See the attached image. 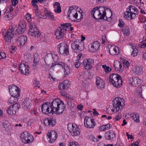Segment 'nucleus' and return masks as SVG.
Returning <instances> with one entry per match:
<instances>
[{
    "label": "nucleus",
    "mask_w": 146,
    "mask_h": 146,
    "mask_svg": "<svg viewBox=\"0 0 146 146\" xmlns=\"http://www.w3.org/2000/svg\"><path fill=\"white\" fill-rule=\"evenodd\" d=\"M122 31L124 35L127 36L129 35L130 33V29L127 26L124 27L122 29Z\"/></svg>",
    "instance_id": "nucleus-38"
},
{
    "label": "nucleus",
    "mask_w": 146,
    "mask_h": 146,
    "mask_svg": "<svg viewBox=\"0 0 146 146\" xmlns=\"http://www.w3.org/2000/svg\"><path fill=\"white\" fill-rule=\"evenodd\" d=\"M64 72L65 75H68L71 72V70L70 67L66 65L64 68Z\"/></svg>",
    "instance_id": "nucleus-42"
},
{
    "label": "nucleus",
    "mask_w": 146,
    "mask_h": 146,
    "mask_svg": "<svg viewBox=\"0 0 146 146\" xmlns=\"http://www.w3.org/2000/svg\"><path fill=\"white\" fill-rule=\"evenodd\" d=\"M133 51L131 54V55L133 56H136L138 53V50L135 48H134V47H133Z\"/></svg>",
    "instance_id": "nucleus-48"
},
{
    "label": "nucleus",
    "mask_w": 146,
    "mask_h": 146,
    "mask_svg": "<svg viewBox=\"0 0 146 146\" xmlns=\"http://www.w3.org/2000/svg\"><path fill=\"white\" fill-rule=\"evenodd\" d=\"M49 118L45 119L44 120V123L46 126H48V124L49 123Z\"/></svg>",
    "instance_id": "nucleus-59"
},
{
    "label": "nucleus",
    "mask_w": 146,
    "mask_h": 146,
    "mask_svg": "<svg viewBox=\"0 0 146 146\" xmlns=\"http://www.w3.org/2000/svg\"><path fill=\"white\" fill-rule=\"evenodd\" d=\"M94 62L92 58L87 59L85 60L82 63V64L84 65V68L85 69L89 70L92 68L91 64Z\"/></svg>",
    "instance_id": "nucleus-17"
},
{
    "label": "nucleus",
    "mask_w": 146,
    "mask_h": 146,
    "mask_svg": "<svg viewBox=\"0 0 146 146\" xmlns=\"http://www.w3.org/2000/svg\"><path fill=\"white\" fill-rule=\"evenodd\" d=\"M38 9H36L35 13L36 16L38 17H39L43 18L42 16L41 15V13L40 12L38 11Z\"/></svg>",
    "instance_id": "nucleus-56"
},
{
    "label": "nucleus",
    "mask_w": 146,
    "mask_h": 146,
    "mask_svg": "<svg viewBox=\"0 0 146 146\" xmlns=\"http://www.w3.org/2000/svg\"><path fill=\"white\" fill-rule=\"evenodd\" d=\"M52 58L53 60L56 63L54 65H53L51 66V68H52L54 66L56 65H59L62 68H63L67 65L65 64L64 63L62 62H60L58 63L56 62L57 61L58 57L57 56L54 55V56H52Z\"/></svg>",
    "instance_id": "nucleus-28"
},
{
    "label": "nucleus",
    "mask_w": 146,
    "mask_h": 146,
    "mask_svg": "<svg viewBox=\"0 0 146 146\" xmlns=\"http://www.w3.org/2000/svg\"><path fill=\"white\" fill-rule=\"evenodd\" d=\"M144 38V37H143V40H139V41H140V42L141 43V44H139L138 45V46L140 47L144 48L145 47H146V42L143 43H142V42L144 40L145 41V40H146V37H145V38Z\"/></svg>",
    "instance_id": "nucleus-47"
},
{
    "label": "nucleus",
    "mask_w": 146,
    "mask_h": 146,
    "mask_svg": "<svg viewBox=\"0 0 146 146\" xmlns=\"http://www.w3.org/2000/svg\"><path fill=\"white\" fill-rule=\"evenodd\" d=\"M20 107V104L15 103L10 106L7 109V113L9 115L15 114Z\"/></svg>",
    "instance_id": "nucleus-13"
},
{
    "label": "nucleus",
    "mask_w": 146,
    "mask_h": 146,
    "mask_svg": "<svg viewBox=\"0 0 146 146\" xmlns=\"http://www.w3.org/2000/svg\"><path fill=\"white\" fill-rule=\"evenodd\" d=\"M71 48L75 52H79L83 50L84 48V43L78 40L75 41L71 44Z\"/></svg>",
    "instance_id": "nucleus-5"
},
{
    "label": "nucleus",
    "mask_w": 146,
    "mask_h": 146,
    "mask_svg": "<svg viewBox=\"0 0 146 146\" xmlns=\"http://www.w3.org/2000/svg\"><path fill=\"white\" fill-rule=\"evenodd\" d=\"M139 21L141 23H144L146 21V17L141 16L139 17Z\"/></svg>",
    "instance_id": "nucleus-51"
},
{
    "label": "nucleus",
    "mask_w": 146,
    "mask_h": 146,
    "mask_svg": "<svg viewBox=\"0 0 146 146\" xmlns=\"http://www.w3.org/2000/svg\"><path fill=\"white\" fill-rule=\"evenodd\" d=\"M31 100L28 98H26L22 104L23 106L25 109L30 108L31 107Z\"/></svg>",
    "instance_id": "nucleus-32"
},
{
    "label": "nucleus",
    "mask_w": 146,
    "mask_h": 146,
    "mask_svg": "<svg viewBox=\"0 0 146 146\" xmlns=\"http://www.w3.org/2000/svg\"><path fill=\"white\" fill-rule=\"evenodd\" d=\"M113 66L115 70L120 72H121L123 69L122 64L118 61L114 62Z\"/></svg>",
    "instance_id": "nucleus-29"
},
{
    "label": "nucleus",
    "mask_w": 146,
    "mask_h": 146,
    "mask_svg": "<svg viewBox=\"0 0 146 146\" xmlns=\"http://www.w3.org/2000/svg\"><path fill=\"white\" fill-rule=\"evenodd\" d=\"M64 105L60 106H59L57 109L55 110L54 112L57 114L62 113L63 112L64 109Z\"/></svg>",
    "instance_id": "nucleus-39"
},
{
    "label": "nucleus",
    "mask_w": 146,
    "mask_h": 146,
    "mask_svg": "<svg viewBox=\"0 0 146 146\" xmlns=\"http://www.w3.org/2000/svg\"><path fill=\"white\" fill-rule=\"evenodd\" d=\"M124 14V17L129 20H131L135 17V15L132 14L129 10L125 12Z\"/></svg>",
    "instance_id": "nucleus-30"
},
{
    "label": "nucleus",
    "mask_w": 146,
    "mask_h": 146,
    "mask_svg": "<svg viewBox=\"0 0 146 146\" xmlns=\"http://www.w3.org/2000/svg\"><path fill=\"white\" fill-rule=\"evenodd\" d=\"M14 31L15 28L14 26L11 25L9 26V29L6 33H3L5 40V43L7 45L9 44L11 42V40L14 36Z\"/></svg>",
    "instance_id": "nucleus-3"
},
{
    "label": "nucleus",
    "mask_w": 146,
    "mask_h": 146,
    "mask_svg": "<svg viewBox=\"0 0 146 146\" xmlns=\"http://www.w3.org/2000/svg\"><path fill=\"white\" fill-rule=\"evenodd\" d=\"M44 13L45 16H43L44 18L45 19L47 17L48 19L50 20H53L54 19V15L52 13L50 12L46 9H45Z\"/></svg>",
    "instance_id": "nucleus-31"
},
{
    "label": "nucleus",
    "mask_w": 146,
    "mask_h": 146,
    "mask_svg": "<svg viewBox=\"0 0 146 146\" xmlns=\"http://www.w3.org/2000/svg\"><path fill=\"white\" fill-rule=\"evenodd\" d=\"M110 82L115 87L117 88L122 85V80L121 77L119 74H112L109 77Z\"/></svg>",
    "instance_id": "nucleus-2"
},
{
    "label": "nucleus",
    "mask_w": 146,
    "mask_h": 146,
    "mask_svg": "<svg viewBox=\"0 0 146 146\" xmlns=\"http://www.w3.org/2000/svg\"><path fill=\"white\" fill-rule=\"evenodd\" d=\"M121 118V115L120 114H118L117 115H116L115 117L113 118V119L114 121H116L120 119Z\"/></svg>",
    "instance_id": "nucleus-55"
},
{
    "label": "nucleus",
    "mask_w": 146,
    "mask_h": 146,
    "mask_svg": "<svg viewBox=\"0 0 146 146\" xmlns=\"http://www.w3.org/2000/svg\"><path fill=\"white\" fill-rule=\"evenodd\" d=\"M63 105H64L63 103L60 99H56L52 102L50 106V109L53 113L59 106Z\"/></svg>",
    "instance_id": "nucleus-11"
},
{
    "label": "nucleus",
    "mask_w": 146,
    "mask_h": 146,
    "mask_svg": "<svg viewBox=\"0 0 146 146\" xmlns=\"http://www.w3.org/2000/svg\"><path fill=\"white\" fill-rule=\"evenodd\" d=\"M47 135L51 143L54 142L58 136L57 133L54 130L49 131Z\"/></svg>",
    "instance_id": "nucleus-19"
},
{
    "label": "nucleus",
    "mask_w": 146,
    "mask_h": 146,
    "mask_svg": "<svg viewBox=\"0 0 146 146\" xmlns=\"http://www.w3.org/2000/svg\"><path fill=\"white\" fill-rule=\"evenodd\" d=\"M112 14L110 9L107 8L105 16H104L103 19L104 20H107L109 21L110 19H111Z\"/></svg>",
    "instance_id": "nucleus-33"
},
{
    "label": "nucleus",
    "mask_w": 146,
    "mask_h": 146,
    "mask_svg": "<svg viewBox=\"0 0 146 146\" xmlns=\"http://www.w3.org/2000/svg\"><path fill=\"white\" fill-rule=\"evenodd\" d=\"M131 118L134 120L135 122L139 123V116L138 114L136 113H134L131 115Z\"/></svg>",
    "instance_id": "nucleus-37"
},
{
    "label": "nucleus",
    "mask_w": 146,
    "mask_h": 146,
    "mask_svg": "<svg viewBox=\"0 0 146 146\" xmlns=\"http://www.w3.org/2000/svg\"><path fill=\"white\" fill-rule=\"evenodd\" d=\"M9 92L12 96L17 98L19 97L20 94V91L18 87L14 85L10 86L9 87Z\"/></svg>",
    "instance_id": "nucleus-7"
},
{
    "label": "nucleus",
    "mask_w": 146,
    "mask_h": 146,
    "mask_svg": "<svg viewBox=\"0 0 146 146\" xmlns=\"http://www.w3.org/2000/svg\"><path fill=\"white\" fill-rule=\"evenodd\" d=\"M96 84L99 89H102L105 87V83L103 80L99 77H97L96 78Z\"/></svg>",
    "instance_id": "nucleus-24"
},
{
    "label": "nucleus",
    "mask_w": 146,
    "mask_h": 146,
    "mask_svg": "<svg viewBox=\"0 0 146 146\" xmlns=\"http://www.w3.org/2000/svg\"><path fill=\"white\" fill-rule=\"evenodd\" d=\"M89 85V83L86 81H84L83 82L82 85L84 88H88Z\"/></svg>",
    "instance_id": "nucleus-58"
},
{
    "label": "nucleus",
    "mask_w": 146,
    "mask_h": 146,
    "mask_svg": "<svg viewBox=\"0 0 146 146\" xmlns=\"http://www.w3.org/2000/svg\"><path fill=\"white\" fill-rule=\"evenodd\" d=\"M125 24V23L121 19H119V23L118 25L119 27H122Z\"/></svg>",
    "instance_id": "nucleus-57"
},
{
    "label": "nucleus",
    "mask_w": 146,
    "mask_h": 146,
    "mask_svg": "<svg viewBox=\"0 0 146 146\" xmlns=\"http://www.w3.org/2000/svg\"><path fill=\"white\" fill-rule=\"evenodd\" d=\"M29 66L25 64L21 63L19 65V70L21 73L23 74L27 75L29 74Z\"/></svg>",
    "instance_id": "nucleus-14"
},
{
    "label": "nucleus",
    "mask_w": 146,
    "mask_h": 146,
    "mask_svg": "<svg viewBox=\"0 0 146 146\" xmlns=\"http://www.w3.org/2000/svg\"><path fill=\"white\" fill-rule=\"evenodd\" d=\"M52 57L51 56H48V55H46L45 57L44 60L45 64L43 66V67L46 70L49 68L50 67L49 65L50 64V63L51 62V60H52Z\"/></svg>",
    "instance_id": "nucleus-25"
},
{
    "label": "nucleus",
    "mask_w": 146,
    "mask_h": 146,
    "mask_svg": "<svg viewBox=\"0 0 146 146\" xmlns=\"http://www.w3.org/2000/svg\"><path fill=\"white\" fill-rule=\"evenodd\" d=\"M14 7V6L13 7L11 6L8 7L7 9L8 11L7 12H9L11 13L13 11V10L15 8Z\"/></svg>",
    "instance_id": "nucleus-60"
},
{
    "label": "nucleus",
    "mask_w": 146,
    "mask_h": 146,
    "mask_svg": "<svg viewBox=\"0 0 146 146\" xmlns=\"http://www.w3.org/2000/svg\"><path fill=\"white\" fill-rule=\"evenodd\" d=\"M48 126L52 127L55 125L56 123V119L54 118H50Z\"/></svg>",
    "instance_id": "nucleus-43"
},
{
    "label": "nucleus",
    "mask_w": 146,
    "mask_h": 146,
    "mask_svg": "<svg viewBox=\"0 0 146 146\" xmlns=\"http://www.w3.org/2000/svg\"><path fill=\"white\" fill-rule=\"evenodd\" d=\"M90 47L89 48L90 51L92 52H96L98 50L100 45L97 41H94L90 44Z\"/></svg>",
    "instance_id": "nucleus-21"
},
{
    "label": "nucleus",
    "mask_w": 146,
    "mask_h": 146,
    "mask_svg": "<svg viewBox=\"0 0 146 146\" xmlns=\"http://www.w3.org/2000/svg\"><path fill=\"white\" fill-rule=\"evenodd\" d=\"M133 71L136 74L140 75L142 72V68L141 66H136L133 69Z\"/></svg>",
    "instance_id": "nucleus-35"
},
{
    "label": "nucleus",
    "mask_w": 146,
    "mask_h": 146,
    "mask_svg": "<svg viewBox=\"0 0 146 146\" xmlns=\"http://www.w3.org/2000/svg\"><path fill=\"white\" fill-rule=\"evenodd\" d=\"M39 81L36 80H34L33 82V85L35 87H39Z\"/></svg>",
    "instance_id": "nucleus-61"
},
{
    "label": "nucleus",
    "mask_w": 146,
    "mask_h": 146,
    "mask_svg": "<svg viewBox=\"0 0 146 146\" xmlns=\"http://www.w3.org/2000/svg\"><path fill=\"white\" fill-rule=\"evenodd\" d=\"M114 108L117 111H118L122 109V107L125 105V101L123 98L119 97L115 98L112 102Z\"/></svg>",
    "instance_id": "nucleus-4"
},
{
    "label": "nucleus",
    "mask_w": 146,
    "mask_h": 146,
    "mask_svg": "<svg viewBox=\"0 0 146 146\" xmlns=\"http://www.w3.org/2000/svg\"><path fill=\"white\" fill-rule=\"evenodd\" d=\"M27 40V37L23 35L19 36L17 39V42L18 46H21L25 44Z\"/></svg>",
    "instance_id": "nucleus-22"
},
{
    "label": "nucleus",
    "mask_w": 146,
    "mask_h": 146,
    "mask_svg": "<svg viewBox=\"0 0 146 146\" xmlns=\"http://www.w3.org/2000/svg\"><path fill=\"white\" fill-rule=\"evenodd\" d=\"M68 130L73 136L79 135L80 134V131L78 127L75 124L69 123L67 125Z\"/></svg>",
    "instance_id": "nucleus-6"
},
{
    "label": "nucleus",
    "mask_w": 146,
    "mask_h": 146,
    "mask_svg": "<svg viewBox=\"0 0 146 146\" xmlns=\"http://www.w3.org/2000/svg\"><path fill=\"white\" fill-rule=\"evenodd\" d=\"M2 123L3 126L4 130L7 132L8 133H10L12 129L10 123L7 120H4Z\"/></svg>",
    "instance_id": "nucleus-20"
},
{
    "label": "nucleus",
    "mask_w": 146,
    "mask_h": 146,
    "mask_svg": "<svg viewBox=\"0 0 146 146\" xmlns=\"http://www.w3.org/2000/svg\"><path fill=\"white\" fill-rule=\"evenodd\" d=\"M80 60L78 59L77 60H75L74 62V65L76 68H78L80 66Z\"/></svg>",
    "instance_id": "nucleus-50"
},
{
    "label": "nucleus",
    "mask_w": 146,
    "mask_h": 146,
    "mask_svg": "<svg viewBox=\"0 0 146 146\" xmlns=\"http://www.w3.org/2000/svg\"><path fill=\"white\" fill-rule=\"evenodd\" d=\"M32 35H30L35 37H39L41 35V33L39 31L38 29H37V31H36L35 33H33Z\"/></svg>",
    "instance_id": "nucleus-46"
},
{
    "label": "nucleus",
    "mask_w": 146,
    "mask_h": 146,
    "mask_svg": "<svg viewBox=\"0 0 146 146\" xmlns=\"http://www.w3.org/2000/svg\"><path fill=\"white\" fill-rule=\"evenodd\" d=\"M115 132L113 130H111L106 132L105 133L104 138L107 140H111L115 137Z\"/></svg>",
    "instance_id": "nucleus-18"
},
{
    "label": "nucleus",
    "mask_w": 146,
    "mask_h": 146,
    "mask_svg": "<svg viewBox=\"0 0 146 146\" xmlns=\"http://www.w3.org/2000/svg\"><path fill=\"white\" fill-rule=\"evenodd\" d=\"M11 1L12 2V5L14 6V7H15V6L18 3V0H11Z\"/></svg>",
    "instance_id": "nucleus-62"
},
{
    "label": "nucleus",
    "mask_w": 146,
    "mask_h": 146,
    "mask_svg": "<svg viewBox=\"0 0 146 146\" xmlns=\"http://www.w3.org/2000/svg\"><path fill=\"white\" fill-rule=\"evenodd\" d=\"M66 32V30L61 27L60 26L58 27L55 31V34L56 38L58 39H60L64 37Z\"/></svg>",
    "instance_id": "nucleus-12"
},
{
    "label": "nucleus",
    "mask_w": 146,
    "mask_h": 146,
    "mask_svg": "<svg viewBox=\"0 0 146 146\" xmlns=\"http://www.w3.org/2000/svg\"><path fill=\"white\" fill-rule=\"evenodd\" d=\"M105 127L104 125L101 126L99 127V130L100 131H106Z\"/></svg>",
    "instance_id": "nucleus-64"
},
{
    "label": "nucleus",
    "mask_w": 146,
    "mask_h": 146,
    "mask_svg": "<svg viewBox=\"0 0 146 146\" xmlns=\"http://www.w3.org/2000/svg\"><path fill=\"white\" fill-rule=\"evenodd\" d=\"M123 62L124 66L125 68H127L129 65V62L126 60H124Z\"/></svg>",
    "instance_id": "nucleus-52"
},
{
    "label": "nucleus",
    "mask_w": 146,
    "mask_h": 146,
    "mask_svg": "<svg viewBox=\"0 0 146 146\" xmlns=\"http://www.w3.org/2000/svg\"><path fill=\"white\" fill-rule=\"evenodd\" d=\"M21 137L23 142L24 143H29L33 139V136L29 134L27 132H25L21 134Z\"/></svg>",
    "instance_id": "nucleus-9"
},
{
    "label": "nucleus",
    "mask_w": 146,
    "mask_h": 146,
    "mask_svg": "<svg viewBox=\"0 0 146 146\" xmlns=\"http://www.w3.org/2000/svg\"><path fill=\"white\" fill-rule=\"evenodd\" d=\"M129 10L133 14H134L135 15V16L136 15H137L138 12L137 11V9L134 7H131L130 6V8Z\"/></svg>",
    "instance_id": "nucleus-44"
},
{
    "label": "nucleus",
    "mask_w": 146,
    "mask_h": 146,
    "mask_svg": "<svg viewBox=\"0 0 146 146\" xmlns=\"http://www.w3.org/2000/svg\"><path fill=\"white\" fill-rule=\"evenodd\" d=\"M54 7L56 8L57 9H54V11L56 13H60L61 12V7L60 6V4L58 2H56L53 5Z\"/></svg>",
    "instance_id": "nucleus-36"
},
{
    "label": "nucleus",
    "mask_w": 146,
    "mask_h": 146,
    "mask_svg": "<svg viewBox=\"0 0 146 146\" xmlns=\"http://www.w3.org/2000/svg\"><path fill=\"white\" fill-rule=\"evenodd\" d=\"M102 68H103L106 73H108L111 70V69L108 66H106V65H102Z\"/></svg>",
    "instance_id": "nucleus-49"
},
{
    "label": "nucleus",
    "mask_w": 146,
    "mask_h": 146,
    "mask_svg": "<svg viewBox=\"0 0 146 146\" xmlns=\"http://www.w3.org/2000/svg\"><path fill=\"white\" fill-rule=\"evenodd\" d=\"M37 27L35 23L31 24L29 26V29L28 33L29 35H32L36 31H37Z\"/></svg>",
    "instance_id": "nucleus-34"
},
{
    "label": "nucleus",
    "mask_w": 146,
    "mask_h": 146,
    "mask_svg": "<svg viewBox=\"0 0 146 146\" xmlns=\"http://www.w3.org/2000/svg\"><path fill=\"white\" fill-rule=\"evenodd\" d=\"M6 57V54L4 52H0V59H4Z\"/></svg>",
    "instance_id": "nucleus-63"
},
{
    "label": "nucleus",
    "mask_w": 146,
    "mask_h": 146,
    "mask_svg": "<svg viewBox=\"0 0 146 146\" xmlns=\"http://www.w3.org/2000/svg\"><path fill=\"white\" fill-rule=\"evenodd\" d=\"M69 84V82L68 80H65L63 82L59 83L58 88L60 90L64 89L68 87Z\"/></svg>",
    "instance_id": "nucleus-26"
},
{
    "label": "nucleus",
    "mask_w": 146,
    "mask_h": 146,
    "mask_svg": "<svg viewBox=\"0 0 146 146\" xmlns=\"http://www.w3.org/2000/svg\"><path fill=\"white\" fill-rule=\"evenodd\" d=\"M60 53L64 55H67L69 53L68 46L66 43H61L58 46Z\"/></svg>",
    "instance_id": "nucleus-8"
},
{
    "label": "nucleus",
    "mask_w": 146,
    "mask_h": 146,
    "mask_svg": "<svg viewBox=\"0 0 146 146\" xmlns=\"http://www.w3.org/2000/svg\"><path fill=\"white\" fill-rule=\"evenodd\" d=\"M108 48H109V53L112 55H117L119 53V48L115 45H109Z\"/></svg>",
    "instance_id": "nucleus-16"
},
{
    "label": "nucleus",
    "mask_w": 146,
    "mask_h": 146,
    "mask_svg": "<svg viewBox=\"0 0 146 146\" xmlns=\"http://www.w3.org/2000/svg\"><path fill=\"white\" fill-rule=\"evenodd\" d=\"M131 84L133 87H136L139 86L141 83V80L138 77H131L130 78Z\"/></svg>",
    "instance_id": "nucleus-23"
},
{
    "label": "nucleus",
    "mask_w": 146,
    "mask_h": 146,
    "mask_svg": "<svg viewBox=\"0 0 146 146\" xmlns=\"http://www.w3.org/2000/svg\"><path fill=\"white\" fill-rule=\"evenodd\" d=\"M26 24L24 21H21L19 24V26L17 30V32L18 34H21L24 33L26 29Z\"/></svg>",
    "instance_id": "nucleus-15"
},
{
    "label": "nucleus",
    "mask_w": 146,
    "mask_h": 146,
    "mask_svg": "<svg viewBox=\"0 0 146 146\" xmlns=\"http://www.w3.org/2000/svg\"><path fill=\"white\" fill-rule=\"evenodd\" d=\"M84 125L87 128H93L95 126L94 120L91 117L86 116L84 119Z\"/></svg>",
    "instance_id": "nucleus-10"
},
{
    "label": "nucleus",
    "mask_w": 146,
    "mask_h": 146,
    "mask_svg": "<svg viewBox=\"0 0 146 146\" xmlns=\"http://www.w3.org/2000/svg\"><path fill=\"white\" fill-rule=\"evenodd\" d=\"M107 8L103 6L96 7L91 10V14L94 19H103L105 16Z\"/></svg>",
    "instance_id": "nucleus-1"
},
{
    "label": "nucleus",
    "mask_w": 146,
    "mask_h": 146,
    "mask_svg": "<svg viewBox=\"0 0 146 146\" xmlns=\"http://www.w3.org/2000/svg\"><path fill=\"white\" fill-rule=\"evenodd\" d=\"M38 1L36 0H32V4L33 6L35 7L36 9H38V6L36 4V3Z\"/></svg>",
    "instance_id": "nucleus-53"
},
{
    "label": "nucleus",
    "mask_w": 146,
    "mask_h": 146,
    "mask_svg": "<svg viewBox=\"0 0 146 146\" xmlns=\"http://www.w3.org/2000/svg\"><path fill=\"white\" fill-rule=\"evenodd\" d=\"M42 112L44 113L47 114L48 113H53L51 110H50V106H48V105L46 104H43L42 106Z\"/></svg>",
    "instance_id": "nucleus-27"
},
{
    "label": "nucleus",
    "mask_w": 146,
    "mask_h": 146,
    "mask_svg": "<svg viewBox=\"0 0 146 146\" xmlns=\"http://www.w3.org/2000/svg\"><path fill=\"white\" fill-rule=\"evenodd\" d=\"M18 98L12 96L10 97L8 100V104H11L17 102L18 100Z\"/></svg>",
    "instance_id": "nucleus-41"
},
{
    "label": "nucleus",
    "mask_w": 146,
    "mask_h": 146,
    "mask_svg": "<svg viewBox=\"0 0 146 146\" xmlns=\"http://www.w3.org/2000/svg\"><path fill=\"white\" fill-rule=\"evenodd\" d=\"M142 91L141 88L139 87L138 90L136 92L137 95L140 97L142 96Z\"/></svg>",
    "instance_id": "nucleus-54"
},
{
    "label": "nucleus",
    "mask_w": 146,
    "mask_h": 146,
    "mask_svg": "<svg viewBox=\"0 0 146 146\" xmlns=\"http://www.w3.org/2000/svg\"><path fill=\"white\" fill-rule=\"evenodd\" d=\"M4 18L6 20H9L13 18V15L9 12H5L3 15Z\"/></svg>",
    "instance_id": "nucleus-40"
},
{
    "label": "nucleus",
    "mask_w": 146,
    "mask_h": 146,
    "mask_svg": "<svg viewBox=\"0 0 146 146\" xmlns=\"http://www.w3.org/2000/svg\"><path fill=\"white\" fill-rule=\"evenodd\" d=\"M71 26V24L70 23H63L61 24L60 26L63 27V28L66 30L67 31V28H68L70 27Z\"/></svg>",
    "instance_id": "nucleus-45"
}]
</instances>
